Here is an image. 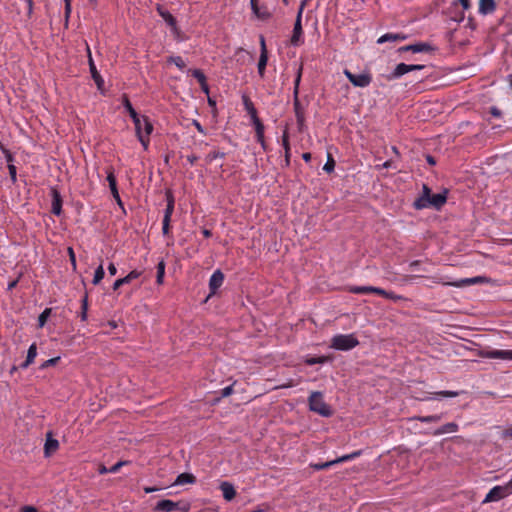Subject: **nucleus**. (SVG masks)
Instances as JSON below:
<instances>
[{"instance_id":"4d7b16f0","label":"nucleus","mask_w":512,"mask_h":512,"mask_svg":"<svg viewBox=\"0 0 512 512\" xmlns=\"http://www.w3.org/2000/svg\"><path fill=\"white\" fill-rule=\"evenodd\" d=\"M233 392V386L229 385L221 390V397H228Z\"/></svg>"},{"instance_id":"e433bc0d","label":"nucleus","mask_w":512,"mask_h":512,"mask_svg":"<svg viewBox=\"0 0 512 512\" xmlns=\"http://www.w3.org/2000/svg\"><path fill=\"white\" fill-rule=\"evenodd\" d=\"M105 276V271H104V268H103V265H99L95 272H94V277H93V280H92V283L93 285H98L100 283V281L104 278Z\"/></svg>"},{"instance_id":"8fccbe9b","label":"nucleus","mask_w":512,"mask_h":512,"mask_svg":"<svg viewBox=\"0 0 512 512\" xmlns=\"http://www.w3.org/2000/svg\"><path fill=\"white\" fill-rule=\"evenodd\" d=\"M60 360V357H54V358H51V359H48L46 360L45 362H43L40 366L41 369H46L50 366H54L56 365Z\"/></svg>"},{"instance_id":"72a5a7b5","label":"nucleus","mask_w":512,"mask_h":512,"mask_svg":"<svg viewBox=\"0 0 512 512\" xmlns=\"http://www.w3.org/2000/svg\"><path fill=\"white\" fill-rule=\"evenodd\" d=\"M243 103H244L246 111L251 116V118L256 117L257 111H256L253 103L250 101V99L247 96H243Z\"/></svg>"},{"instance_id":"864d4df0","label":"nucleus","mask_w":512,"mask_h":512,"mask_svg":"<svg viewBox=\"0 0 512 512\" xmlns=\"http://www.w3.org/2000/svg\"><path fill=\"white\" fill-rule=\"evenodd\" d=\"M2 152L5 156V159L7 161L8 164H13L14 162V156L11 154V152L6 149V148H2Z\"/></svg>"},{"instance_id":"4468645a","label":"nucleus","mask_w":512,"mask_h":512,"mask_svg":"<svg viewBox=\"0 0 512 512\" xmlns=\"http://www.w3.org/2000/svg\"><path fill=\"white\" fill-rule=\"evenodd\" d=\"M484 358L512 361V350L491 349L482 352Z\"/></svg>"},{"instance_id":"79ce46f5","label":"nucleus","mask_w":512,"mask_h":512,"mask_svg":"<svg viewBox=\"0 0 512 512\" xmlns=\"http://www.w3.org/2000/svg\"><path fill=\"white\" fill-rule=\"evenodd\" d=\"M87 310H88V297L85 295L81 300V314L80 318L82 321L87 319Z\"/></svg>"},{"instance_id":"cd10ccee","label":"nucleus","mask_w":512,"mask_h":512,"mask_svg":"<svg viewBox=\"0 0 512 512\" xmlns=\"http://www.w3.org/2000/svg\"><path fill=\"white\" fill-rule=\"evenodd\" d=\"M37 356V346L35 343L31 344L27 351L26 360L20 365V368L26 369L28 368L34 361Z\"/></svg>"},{"instance_id":"2eb2a0df","label":"nucleus","mask_w":512,"mask_h":512,"mask_svg":"<svg viewBox=\"0 0 512 512\" xmlns=\"http://www.w3.org/2000/svg\"><path fill=\"white\" fill-rule=\"evenodd\" d=\"M59 448V442L57 439L53 438L52 432H48L46 434V440L44 444V455L45 457H50L53 453L57 451Z\"/></svg>"},{"instance_id":"58836bf2","label":"nucleus","mask_w":512,"mask_h":512,"mask_svg":"<svg viewBox=\"0 0 512 512\" xmlns=\"http://www.w3.org/2000/svg\"><path fill=\"white\" fill-rule=\"evenodd\" d=\"M253 125L255 127L256 136L261 137V134H264V125L258 116L252 118Z\"/></svg>"},{"instance_id":"39448f33","label":"nucleus","mask_w":512,"mask_h":512,"mask_svg":"<svg viewBox=\"0 0 512 512\" xmlns=\"http://www.w3.org/2000/svg\"><path fill=\"white\" fill-rule=\"evenodd\" d=\"M512 494V479L505 485L494 486L487 493L483 503L496 502Z\"/></svg>"},{"instance_id":"052dcab7","label":"nucleus","mask_w":512,"mask_h":512,"mask_svg":"<svg viewBox=\"0 0 512 512\" xmlns=\"http://www.w3.org/2000/svg\"><path fill=\"white\" fill-rule=\"evenodd\" d=\"M409 72L416 71V70H422L425 68V65L420 64H408Z\"/></svg>"},{"instance_id":"2f4dec72","label":"nucleus","mask_w":512,"mask_h":512,"mask_svg":"<svg viewBox=\"0 0 512 512\" xmlns=\"http://www.w3.org/2000/svg\"><path fill=\"white\" fill-rule=\"evenodd\" d=\"M362 454V451L361 450H357V451H354L350 454H346V455H343L335 460L334 461V464H338V463H342V462H347V461H350V460H353L357 457H359L360 455Z\"/></svg>"},{"instance_id":"412c9836","label":"nucleus","mask_w":512,"mask_h":512,"mask_svg":"<svg viewBox=\"0 0 512 512\" xmlns=\"http://www.w3.org/2000/svg\"><path fill=\"white\" fill-rule=\"evenodd\" d=\"M219 488L223 494V498L226 501H231L236 496V490L230 482H227V481L222 482L220 484Z\"/></svg>"},{"instance_id":"bb28decb","label":"nucleus","mask_w":512,"mask_h":512,"mask_svg":"<svg viewBox=\"0 0 512 512\" xmlns=\"http://www.w3.org/2000/svg\"><path fill=\"white\" fill-rule=\"evenodd\" d=\"M436 47L428 42H417L413 44V53H431L436 51Z\"/></svg>"},{"instance_id":"e2e57ef3","label":"nucleus","mask_w":512,"mask_h":512,"mask_svg":"<svg viewBox=\"0 0 512 512\" xmlns=\"http://www.w3.org/2000/svg\"><path fill=\"white\" fill-rule=\"evenodd\" d=\"M458 2L461 4L463 10H469L471 8V3L469 0H458Z\"/></svg>"},{"instance_id":"ea45409f","label":"nucleus","mask_w":512,"mask_h":512,"mask_svg":"<svg viewBox=\"0 0 512 512\" xmlns=\"http://www.w3.org/2000/svg\"><path fill=\"white\" fill-rule=\"evenodd\" d=\"M51 314V309L46 308L38 317V327L42 328Z\"/></svg>"},{"instance_id":"f704fd0d","label":"nucleus","mask_w":512,"mask_h":512,"mask_svg":"<svg viewBox=\"0 0 512 512\" xmlns=\"http://www.w3.org/2000/svg\"><path fill=\"white\" fill-rule=\"evenodd\" d=\"M165 275V262L164 260H161L157 264V275H156V282L157 284H162L164 280Z\"/></svg>"},{"instance_id":"c756f323","label":"nucleus","mask_w":512,"mask_h":512,"mask_svg":"<svg viewBox=\"0 0 512 512\" xmlns=\"http://www.w3.org/2000/svg\"><path fill=\"white\" fill-rule=\"evenodd\" d=\"M444 415V413H440L428 416H415L413 419L423 423H438L443 419Z\"/></svg>"},{"instance_id":"20e7f679","label":"nucleus","mask_w":512,"mask_h":512,"mask_svg":"<svg viewBox=\"0 0 512 512\" xmlns=\"http://www.w3.org/2000/svg\"><path fill=\"white\" fill-rule=\"evenodd\" d=\"M123 106L126 109V111L129 113V116L131 117V119L133 120L138 140L140 141V143L146 150L148 148L149 141H148V139H145L144 136L141 134L140 120H139V118L141 116L133 108V106L127 96H124V98H123Z\"/></svg>"},{"instance_id":"680f3d73","label":"nucleus","mask_w":512,"mask_h":512,"mask_svg":"<svg viewBox=\"0 0 512 512\" xmlns=\"http://www.w3.org/2000/svg\"><path fill=\"white\" fill-rule=\"evenodd\" d=\"M193 125L198 130V132H200L201 134H204V135L206 134L205 129L197 120H193Z\"/></svg>"},{"instance_id":"f03ea898","label":"nucleus","mask_w":512,"mask_h":512,"mask_svg":"<svg viewBox=\"0 0 512 512\" xmlns=\"http://www.w3.org/2000/svg\"><path fill=\"white\" fill-rule=\"evenodd\" d=\"M309 409L323 417H330L333 414L330 406L323 400V394L319 391H314L308 398Z\"/></svg>"},{"instance_id":"473e14b6","label":"nucleus","mask_w":512,"mask_h":512,"mask_svg":"<svg viewBox=\"0 0 512 512\" xmlns=\"http://www.w3.org/2000/svg\"><path fill=\"white\" fill-rule=\"evenodd\" d=\"M373 286H350L349 292L354 294H370Z\"/></svg>"},{"instance_id":"6ab92c4d","label":"nucleus","mask_w":512,"mask_h":512,"mask_svg":"<svg viewBox=\"0 0 512 512\" xmlns=\"http://www.w3.org/2000/svg\"><path fill=\"white\" fill-rule=\"evenodd\" d=\"M156 10L168 26H170L173 29H176L177 21L169 11L165 10L163 6L160 4L156 6Z\"/></svg>"},{"instance_id":"bf43d9fd","label":"nucleus","mask_w":512,"mask_h":512,"mask_svg":"<svg viewBox=\"0 0 512 512\" xmlns=\"http://www.w3.org/2000/svg\"><path fill=\"white\" fill-rule=\"evenodd\" d=\"M110 191H111V193L113 195V198L121 206L122 205V201H121V198H120V195H119V192H118V188H115L114 190H110Z\"/></svg>"},{"instance_id":"a19ab883","label":"nucleus","mask_w":512,"mask_h":512,"mask_svg":"<svg viewBox=\"0 0 512 512\" xmlns=\"http://www.w3.org/2000/svg\"><path fill=\"white\" fill-rule=\"evenodd\" d=\"M167 61L175 64L180 70H183L186 66L184 60L180 56H170Z\"/></svg>"},{"instance_id":"aec40b11","label":"nucleus","mask_w":512,"mask_h":512,"mask_svg":"<svg viewBox=\"0 0 512 512\" xmlns=\"http://www.w3.org/2000/svg\"><path fill=\"white\" fill-rule=\"evenodd\" d=\"M459 429V425L455 422H449L431 432L433 436H440L447 433H455Z\"/></svg>"},{"instance_id":"338daca9","label":"nucleus","mask_w":512,"mask_h":512,"mask_svg":"<svg viewBox=\"0 0 512 512\" xmlns=\"http://www.w3.org/2000/svg\"><path fill=\"white\" fill-rule=\"evenodd\" d=\"M108 272L110 275L114 276L117 273V268L113 263L108 265Z\"/></svg>"},{"instance_id":"37998d69","label":"nucleus","mask_w":512,"mask_h":512,"mask_svg":"<svg viewBox=\"0 0 512 512\" xmlns=\"http://www.w3.org/2000/svg\"><path fill=\"white\" fill-rule=\"evenodd\" d=\"M226 154L220 151H212L206 156L207 163H211L217 158H225Z\"/></svg>"},{"instance_id":"603ef678","label":"nucleus","mask_w":512,"mask_h":512,"mask_svg":"<svg viewBox=\"0 0 512 512\" xmlns=\"http://www.w3.org/2000/svg\"><path fill=\"white\" fill-rule=\"evenodd\" d=\"M128 462L127 461H119L117 462L116 464L112 465L108 471L109 473H117L120 468L123 466V465H126Z\"/></svg>"},{"instance_id":"4be33fe9","label":"nucleus","mask_w":512,"mask_h":512,"mask_svg":"<svg viewBox=\"0 0 512 512\" xmlns=\"http://www.w3.org/2000/svg\"><path fill=\"white\" fill-rule=\"evenodd\" d=\"M89 69L91 72V76L97 85V88L99 90H101L104 85V80H103L102 76L99 74V72L97 71V68L95 66V63H94L91 55H89Z\"/></svg>"},{"instance_id":"393cba45","label":"nucleus","mask_w":512,"mask_h":512,"mask_svg":"<svg viewBox=\"0 0 512 512\" xmlns=\"http://www.w3.org/2000/svg\"><path fill=\"white\" fill-rule=\"evenodd\" d=\"M496 3L494 0H480L479 1V13L482 15H488L495 11Z\"/></svg>"},{"instance_id":"5fc2aeb1","label":"nucleus","mask_w":512,"mask_h":512,"mask_svg":"<svg viewBox=\"0 0 512 512\" xmlns=\"http://www.w3.org/2000/svg\"><path fill=\"white\" fill-rule=\"evenodd\" d=\"M501 438L512 439V425L502 431Z\"/></svg>"},{"instance_id":"c03bdc74","label":"nucleus","mask_w":512,"mask_h":512,"mask_svg":"<svg viewBox=\"0 0 512 512\" xmlns=\"http://www.w3.org/2000/svg\"><path fill=\"white\" fill-rule=\"evenodd\" d=\"M334 168H335V161L331 155H328L327 161L323 166V170L326 171L327 173H331L332 171H334Z\"/></svg>"},{"instance_id":"13d9d810","label":"nucleus","mask_w":512,"mask_h":512,"mask_svg":"<svg viewBox=\"0 0 512 512\" xmlns=\"http://www.w3.org/2000/svg\"><path fill=\"white\" fill-rule=\"evenodd\" d=\"M68 254H69L71 264H72L73 268L75 269L76 268V257H75L74 250L71 247L68 248Z\"/></svg>"},{"instance_id":"5701e85b","label":"nucleus","mask_w":512,"mask_h":512,"mask_svg":"<svg viewBox=\"0 0 512 512\" xmlns=\"http://www.w3.org/2000/svg\"><path fill=\"white\" fill-rule=\"evenodd\" d=\"M407 39V35L400 33H386L378 38L377 43L383 44L386 42H397Z\"/></svg>"},{"instance_id":"de8ad7c7","label":"nucleus","mask_w":512,"mask_h":512,"mask_svg":"<svg viewBox=\"0 0 512 512\" xmlns=\"http://www.w3.org/2000/svg\"><path fill=\"white\" fill-rule=\"evenodd\" d=\"M325 362H326V357H324V356L311 357L306 360V364L310 365V366L315 365V364H323Z\"/></svg>"},{"instance_id":"c85d7f7f","label":"nucleus","mask_w":512,"mask_h":512,"mask_svg":"<svg viewBox=\"0 0 512 512\" xmlns=\"http://www.w3.org/2000/svg\"><path fill=\"white\" fill-rule=\"evenodd\" d=\"M196 482V477L190 473H181L174 481V485L193 484Z\"/></svg>"},{"instance_id":"4c0bfd02","label":"nucleus","mask_w":512,"mask_h":512,"mask_svg":"<svg viewBox=\"0 0 512 512\" xmlns=\"http://www.w3.org/2000/svg\"><path fill=\"white\" fill-rule=\"evenodd\" d=\"M106 173H107V181L109 183V188H110V190H114L115 188H117V182H116V177L114 175V171L112 168H108Z\"/></svg>"},{"instance_id":"b1692460","label":"nucleus","mask_w":512,"mask_h":512,"mask_svg":"<svg viewBox=\"0 0 512 512\" xmlns=\"http://www.w3.org/2000/svg\"><path fill=\"white\" fill-rule=\"evenodd\" d=\"M293 107H294L297 124L299 125V127H301L305 121V116H304V109H303L298 97H295L293 99Z\"/></svg>"},{"instance_id":"9b49d317","label":"nucleus","mask_w":512,"mask_h":512,"mask_svg":"<svg viewBox=\"0 0 512 512\" xmlns=\"http://www.w3.org/2000/svg\"><path fill=\"white\" fill-rule=\"evenodd\" d=\"M489 280L485 276H476L471 278H462L455 281L445 282L444 285L452 286L456 288H463L471 285L487 283Z\"/></svg>"},{"instance_id":"49530a36","label":"nucleus","mask_w":512,"mask_h":512,"mask_svg":"<svg viewBox=\"0 0 512 512\" xmlns=\"http://www.w3.org/2000/svg\"><path fill=\"white\" fill-rule=\"evenodd\" d=\"M282 146L285 150V152L290 151V143H289V133L288 130L285 129L282 135Z\"/></svg>"},{"instance_id":"3c124183","label":"nucleus","mask_w":512,"mask_h":512,"mask_svg":"<svg viewBox=\"0 0 512 512\" xmlns=\"http://www.w3.org/2000/svg\"><path fill=\"white\" fill-rule=\"evenodd\" d=\"M10 179L13 184L17 182V170L14 164H8Z\"/></svg>"},{"instance_id":"1a4fd4ad","label":"nucleus","mask_w":512,"mask_h":512,"mask_svg":"<svg viewBox=\"0 0 512 512\" xmlns=\"http://www.w3.org/2000/svg\"><path fill=\"white\" fill-rule=\"evenodd\" d=\"M305 2H302L296 16V20L294 23L293 33L290 39L291 45L299 46L302 43V14L304 10Z\"/></svg>"},{"instance_id":"f8f14e48","label":"nucleus","mask_w":512,"mask_h":512,"mask_svg":"<svg viewBox=\"0 0 512 512\" xmlns=\"http://www.w3.org/2000/svg\"><path fill=\"white\" fill-rule=\"evenodd\" d=\"M224 278V274L220 269L213 272L209 280V297L216 294L217 290L222 286Z\"/></svg>"},{"instance_id":"a18cd8bd","label":"nucleus","mask_w":512,"mask_h":512,"mask_svg":"<svg viewBox=\"0 0 512 512\" xmlns=\"http://www.w3.org/2000/svg\"><path fill=\"white\" fill-rule=\"evenodd\" d=\"M191 74L194 78L197 79L199 84H203V82L206 81V76L200 69L191 70Z\"/></svg>"},{"instance_id":"6e6552de","label":"nucleus","mask_w":512,"mask_h":512,"mask_svg":"<svg viewBox=\"0 0 512 512\" xmlns=\"http://www.w3.org/2000/svg\"><path fill=\"white\" fill-rule=\"evenodd\" d=\"M344 75L355 87L365 88L368 87L372 82V76L369 72L355 74L350 70L345 69Z\"/></svg>"},{"instance_id":"423d86ee","label":"nucleus","mask_w":512,"mask_h":512,"mask_svg":"<svg viewBox=\"0 0 512 512\" xmlns=\"http://www.w3.org/2000/svg\"><path fill=\"white\" fill-rule=\"evenodd\" d=\"M154 510L156 511H162V512H172V511H182V512H188L190 510V504L183 501H177L174 502L169 499L161 500L159 501Z\"/></svg>"},{"instance_id":"0eeeda50","label":"nucleus","mask_w":512,"mask_h":512,"mask_svg":"<svg viewBox=\"0 0 512 512\" xmlns=\"http://www.w3.org/2000/svg\"><path fill=\"white\" fill-rule=\"evenodd\" d=\"M166 202H167V205L164 210V216H163V221H162V232L164 235L169 234L171 217L174 212L175 200H174L173 194L170 191L166 192Z\"/></svg>"},{"instance_id":"f3484780","label":"nucleus","mask_w":512,"mask_h":512,"mask_svg":"<svg viewBox=\"0 0 512 512\" xmlns=\"http://www.w3.org/2000/svg\"><path fill=\"white\" fill-rule=\"evenodd\" d=\"M142 275L141 271L133 270L130 273H128L125 277L117 279L113 284V290L119 289L124 284H129L133 280L139 278Z\"/></svg>"},{"instance_id":"7c9ffc66","label":"nucleus","mask_w":512,"mask_h":512,"mask_svg":"<svg viewBox=\"0 0 512 512\" xmlns=\"http://www.w3.org/2000/svg\"><path fill=\"white\" fill-rule=\"evenodd\" d=\"M458 395H459V392H457V391L445 390V391H438V392L432 393V396L426 397L425 399L431 400V399H436L439 397L453 398V397H457Z\"/></svg>"},{"instance_id":"9d476101","label":"nucleus","mask_w":512,"mask_h":512,"mask_svg":"<svg viewBox=\"0 0 512 512\" xmlns=\"http://www.w3.org/2000/svg\"><path fill=\"white\" fill-rule=\"evenodd\" d=\"M251 9L260 20H268L272 16L271 8L266 1L250 0Z\"/></svg>"},{"instance_id":"7ed1b4c3","label":"nucleus","mask_w":512,"mask_h":512,"mask_svg":"<svg viewBox=\"0 0 512 512\" xmlns=\"http://www.w3.org/2000/svg\"><path fill=\"white\" fill-rule=\"evenodd\" d=\"M358 345L359 340L354 334H336L330 342V348L339 351H350Z\"/></svg>"},{"instance_id":"09e8293b","label":"nucleus","mask_w":512,"mask_h":512,"mask_svg":"<svg viewBox=\"0 0 512 512\" xmlns=\"http://www.w3.org/2000/svg\"><path fill=\"white\" fill-rule=\"evenodd\" d=\"M335 465L334 464V461L331 460V461H327V462H324V463H318V464H313L311 465L313 469L317 470V471H320V470H324V469H327L331 466Z\"/></svg>"},{"instance_id":"6e6d98bb","label":"nucleus","mask_w":512,"mask_h":512,"mask_svg":"<svg viewBox=\"0 0 512 512\" xmlns=\"http://www.w3.org/2000/svg\"><path fill=\"white\" fill-rule=\"evenodd\" d=\"M372 293L378 294V295L383 296V297L389 296V292L388 291H386V290H384L382 288H379V287H374V286L372 287Z\"/></svg>"},{"instance_id":"a878e982","label":"nucleus","mask_w":512,"mask_h":512,"mask_svg":"<svg viewBox=\"0 0 512 512\" xmlns=\"http://www.w3.org/2000/svg\"><path fill=\"white\" fill-rule=\"evenodd\" d=\"M140 120V128H141V134L144 136L145 139L149 140V136L153 131V125L146 116H141L139 118Z\"/></svg>"},{"instance_id":"dca6fc26","label":"nucleus","mask_w":512,"mask_h":512,"mask_svg":"<svg viewBox=\"0 0 512 512\" xmlns=\"http://www.w3.org/2000/svg\"><path fill=\"white\" fill-rule=\"evenodd\" d=\"M51 196H52L51 212L54 215L59 216L62 213V203H63L62 196H61L60 192L55 187L51 188Z\"/></svg>"},{"instance_id":"c9c22d12","label":"nucleus","mask_w":512,"mask_h":512,"mask_svg":"<svg viewBox=\"0 0 512 512\" xmlns=\"http://www.w3.org/2000/svg\"><path fill=\"white\" fill-rule=\"evenodd\" d=\"M302 70H303V67L302 65H300L297 69V73H296V78H295V81H294V89H293V97H298V93H299V85H300V82H301V76H302Z\"/></svg>"},{"instance_id":"a211bd4d","label":"nucleus","mask_w":512,"mask_h":512,"mask_svg":"<svg viewBox=\"0 0 512 512\" xmlns=\"http://www.w3.org/2000/svg\"><path fill=\"white\" fill-rule=\"evenodd\" d=\"M409 72L408 64L405 63H399L395 69L388 75H383V77L386 78V80L391 81L398 79Z\"/></svg>"},{"instance_id":"ddd939ff","label":"nucleus","mask_w":512,"mask_h":512,"mask_svg":"<svg viewBox=\"0 0 512 512\" xmlns=\"http://www.w3.org/2000/svg\"><path fill=\"white\" fill-rule=\"evenodd\" d=\"M260 57L258 61V73L261 77L264 76L266 65L268 62V52L266 48L265 38L264 36H260Z\"/></svg>"},{"instance_id":"69168bd1","label":"nucleus","mask_w":512,"mask_h":512,"mask_svg":"<svg viewBox=\"0 0 512 512\" xmlns=\"http://www.w3.org/2000/svg\"><path fill=\"white\" fill-rule=\"evenodd\" d=\"M186 158H187V161L189 162V164L191 166H193L197 162V160H198V157L196 155H194V154L188 155Z\"/></svg>"},{"instance_id":"774afa93","label":"nucleus","mask_w":512,"mask_h":512,"mask_svg":"<svg viewBox=\"0 0 512 512\" xmlns=\"http://www.w3.org/2000/svg\"><path fill=\"white\" fill-rule=\"evenodd\" d=\"M22 512H38L35 507L32 506H24L22 508Z\"/></svg>"},{"instance_id":"0e129e2a","label":"nucleus","mask_w":512,"mask_h":512,"mask_svg":"<svg viewBox=\"0 0 512 512\" xmlns=\"http://www.w3.org/2000/svg\"><path fill=\"white\" fill-rule=\"evenodd\" d=\"M412 49H413V44H410V45H406V46H402L398 49V52L399 53H403V52H412Z\"/></svg>"},{"instance_id":"f257e3e1","label":"nucleus","mask_w":512,"mask_h":512,"mask_svg":"<svg viewBox=\"0 0 512 512\" xmlns=\"http://www.w3.org/2000/svg\"><path fill=\"white\" fill-rule=\"evenodd\" d=\"M447 190L442 193L432 194L431 189L424 184L422 187V194L413 202V207L416 210H423L426 208H434L440 210L447 201Z\"/></svg>"}]
</instances>
